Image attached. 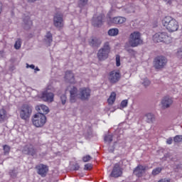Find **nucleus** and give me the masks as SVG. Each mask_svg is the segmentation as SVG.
<instances>
[{
  "label": "nucleus",
  "instance_id": "obj_45",
  "mask_svg": "<svg viewBox=\"0 0 182 182\" xmlns=\"http://www.w3.org/2000/svg\"><path fill=\"white\" fill-rule=\"evenodd\" d=\"M167 144H171L173 143V139L172 138H168L166 141Z\"/></svg>",
  "mask_w": 182,
  "mask_h": 182
},
{
  "label": "nucleus",
  "instance_id": "obj_12",
  "mask_svg": "<svg viewBox=\"0 0 182 182\" xmlns=\"http://www.w3.org/2000/svg\"><path fill=\"white\" fill-rule=\"evenodd\" d=\"M36 169L39 176L45 177L49 171V166H48V165L40 164L36 166Z\"/></svg>",
  "mask_w": 182,
  "mask_h": 182
},
{
  "label": "nucleus",
  "instance_id": "obj_47",
  "mask_svg": "<svg viewBox=\"0 0 182 182\" xmlns=\"http://www.w3.org/2000/svg\"><path fill=\"white\" fill-rule=\"evenodd\" d=\"M27 68H31V69H35V65H28L27 64Z\"/></svg>",
  "mask_w": 182,
  "mask_h": 182
},
{
  "label": "nucleus",
  "instance_id": "obj_36",
  "mask_svg": "<svg viewBox=\"0 0 182 182\" xmlns=\"http://www.w3.org/2000/svg\"><path fill=\"white\" fill-rule=\"evenodd\" d=\"M108 173H110L109 177H114V166H109Z\"/></svg>",
  "mask_w": 182,
  "mask_h": 182
},
{
  "label": "nucleus",
  "instance_id": "obj_7",
  "mask_svg": "<svg viewBox=\"0 0 182 182\" xmlns=\"http://www.w3.org/2000/svg\"><path fill=\"white\" fill-rule=\"evenodd\" d=\"M31 114H32V107H30L29 105H23L20 111L21 119L23 120H28L29 117H31Z\"/></svg>",
  "mask_w": 182,
  "mask_h": 182
},
{
  "label": "nucleus",
  "instance_id": "obj_6",
  "mask_svg": "<svg viewBox=\"0 0 182 182\" xmlns=\"http://www.w3.org/2000/svg\"><path fill=\"white\" fill-rule=\"evenodd\" d=\"M109 53H110V46L107 42L104 44L103 48L99 50L97 56L99 60H106L109 58Z\"/></svg>",
  "mask_w": 182,
  "mask_h": 182
},
{
  "label": "nucleus",
  "instance_id": "obj_14",
  "mask_svg": "<svg viewBox=\"0 0 182 182\" xmlns=\"http://www.w3.org/2000/svg\"><path fill=\"white\" fill-rule=\"evenodd\" d=\"M146 173V166L139 164L133 171V174L140 178L143 177V174Z\"/></svg>",
  "mask_w": 182,
  "mask_h": 182
},
{
  "label": "nucleus",
  "instance_id": "obj_13",
  "mask_svg": "<svg viewBox=\"0 0 182 182\" xmlns=\"http://www.w3.org/2000/svg\"><path fill=\"white\" fill-rule=\"evenodd\" d=\"M41 99H42L43 102H48V103H52V102H53L55 99V95L51 92L46 90L41 93Z\"/></svg>",
  "mask_w": 182,
  "mask_h": 182
},
{
  "label": "nucleus",
  "instance_id": "obj_30",
  "mask_svg": "<svg viewBox=\"0 0 182 182\" xmlns=\"http://www.w3.org/2000/svg\"><path fill=\"white\" fill-rule=\"evenodd\" d=\"M22 45V41L21 40V38H18L15 44H14V48L15 49H21V46Z\"/></svg>",
  "mask_w": 182,
  "mask_h": 182
},
{
  "label": "nucleus",
  "instance_id": "obj_24",
  "mask_svg": "<svg viewBox=\"0 0 182 182\" xmlns=\"http://www.w3.org/2000/svg\"><path fill=\"white\" fill-rule=\"evenodd\" d=\"M122 79V74L120 73V69L116 70L114 73V83H117L119 80Z\"/></svg>",
  "mask_w": 182,
  "mask_h": 182
},
{
  "label": "nucleus",
  "instance_id": "obj_32",
  "mask_svg": "<svg viewBox=\"0 0 182 182\" xmlns=\"http://www.w3.org/2000/svg\"><path fill=\"white\" fill-rule=\"evenodd\" d=\"M23 22H24L25 25H28V26H31V25L33 23L32 21H31V18L29 16L23 18Z\"/></svg>",
  "mask_w": 182,
  "mask_h": 182
},
{
  "label": "nucleus",
  "instance_id": "obj_38",
  "mask_svg": "<svg viewBox=\"0 0 182 182\" xmlns=\"http://www.w3.org/2000/svg\"><path fill=\"white\" fill-rule=\"evenodd\" d=\"M90 160H92V156L90 155H86L82 157V161H84V163H87V161H90Z\"/></svg>",
  "mask_w": 182,
  "mask_h": 182
},
{
  "label": "nucleus",
  "instance_id": "obj_15",
  "mask_svg": "<svg viewBox=\"0 0 182 182\" xmlns=\"http://www.w3.org/2000/svg\"><path fill=\"white\" fill-rule=\"evenodd\" d=\"M103 18H105V14H100L98 17H93L92 25L95 28H100L103 25Z\"/></svg>",
  "mask_w": 182,
  "mask_h": 182
},
{
  "label": "nucleus",
  "instance_id": "obj_51",
  "mask_svg": "<svg viewBox=\"0 0 182 182\" xmlns=\"http://www.w3.org/2000/svg\"><path fill=\"white\" fill-rule=\"evenodd\" d=\"M70 88V87H68L66 91L69 90Z\"/></svg>",
  "mask_w": 182,
  "mask_h": 182
},
{
  "label": "nucleus",
  "instance_id": "obj_27",
  "mask_svg": "<svg viewBox=\"0 0 182 182\" xmlns=\"http://www.w3.org/2000/svg\"><path fill=\"white\" fill-rule=\"evenodd\" d=\"M161 170L162 169L160 167L153 169V171L151 172L152 176H157V175L160 174L161 173Z\"/></svg>",
  "mask_w": 182,
  "mask_h": 182
},
{
  "label": "nucleus",
  "instance_id": "obj_50",
  "mask_svg": "<svg viewBox=\"0 0 182 182\" xmlns=\"http://www.w3.org/2000/svg\"><path fill=\"white\" fill-rule=\"evenodd\" d=\"M35 70H37V71H39V68H34Z\"/></svg>",
  "mask_w": 182,
  "mask_h": 182
},
{
  "label": "nucleus",
  "instance_id": "obj_35",
  "mask_svg": "<svg viewBox=\"0 0 182 182\" xmlns=\"http://www.w3.org/2000/svg\"><path fill=\"white\" fill-rule=\"evenodd\" d=\"M145 116L149 119V120H150V122H153V120L156 119V117L151 113H147Z\"/></svg>",
  "mask_w": 182,
  "mask_h": 182
},
{
  "label": "nucleus",
  "instance_id": "obj_1",
  "mask_svg": "<svg viewBox=\"0 0 182 182\" xmlns=\"http://www.w3.org/2000/svg\"><path fill=\"white\" fill-rule=\"evenodd\" d=\"M90 89L82 87L80 89V93L77 94V88L76 87H71L70 90V103L76 102L77 99H80V100H87L89 97H90Z\"/></svg>",
  "mask_w": 182,
  "mask_h": 182
},
{
  "label": "nucleus",
  "instance_id": "obj_16",
  "mask_svg": "<svg viewBox=\"0 0 182 182\" xmlns=\"http://www.w3.org/2000/svg\"><path fill=\"white\" fill-rule=\"evenodd\" d=\"M65 82H68V83H76V81L75 80V74H73L72 70H67L65 72Z\"/></svg>",
  "mask_w": 182,
  "mask_h": 182
},
{
  "label": "nucleus",
  "instance_id": "obj_44",
  "mask_svg": "<svg viewBox=\"0 0 182 182\" xmlns=\"http://www.w3.org/2000/svg\"><path fill=\"white\" fill-rule=\"evenodd\" d=\"M79 168H80V166H79V164H76L74 165L73 170H75V171H77V170H79Z\"/></svg>",
  "mask_w": 182,
  "mask_h": 182
},
{
  "label": "nucleus",
  "instance_id": "obj_19",
  "mask_svg": "<svg viewBox=\"0 0 182 182\" xmlns=\"http://www.w3.org/2000/svg\"><path fill=\"white\" fill-rule=\"evenodd\" d=\"M114 14V11L113 10H111L109 11V13L107 15V24L109 25V26L113 25V23H114V17H113Z\"/></svg>",
  "mask_w": 182,
  "mask_h": 182
},
{
  "label": "nucleus",
  "instance_id": "obj_33",
  "mask_svg": "<svg viewBox=\"0 0 182 182\" xmlns=\"http://www.w3.org/2000/svg\"><path fill=\"white\" fill-rule=\"evenodd\" d=\"M174 143H181L182 141V135H176L173 137Z\"/></svg>",
  "mask_w": 182,
  "mask_h": 182
},
{
  "label": "nucleus",
  "instance_id": "obj_5",
  "mask_svg": "<svg viewBox=\"0 0 182 182\" xmlns=\"http://www.w3.org/2000/svg\"><path fill=\"white\" fill-rule=\"evenodd\" d=\"M46 116L42 113H36L32 118V123L35 127H43L46 124Z\"/></svg>",
  "mask_w": 182,
  "mask_h": 182
},
{
  "label": "nucleus",
  "instance_id": "obj_20",
  "mask_svg": "<svg viewBox=\"0 0 182 182\" xmlns=\"http://www.w3.org/2000/svg\"><path fill=\"white\" fill-rule=\"evenodd\" d=\"M8 119V113L4 108L0 109V123H3Z\"/></svg>",
  "mask_w": 182,
  "mask_h": 182
},
{
  "label": "nucleus",
  "instance_id": "obj_29",
  "mask_svg": "<svg viewBox=\"0 0 182 182\" xmlns=\"http://www.w3.org/2000/svg\"><path fill=\"white\" fill-rule=\"evenodd\" d=\"M3 150L4 155L6 156V154H9V151H11V146L9 145H4L3 146Z\"/></svg>",
  "mask_w": 182,
  "mask_h": 182
},
{
  "label": "nucleus",
  "instance_id": "obj_41",
  "mask_svg": "<svg viewBox=\"0 0 182 182\" xmlns=\"http://www.w3.org/2000/svg\"><path fill=\"white\" fill-rule=\"evenodd\" d=\"M108 35L109 36H114V28H111L108 31Z\"/></svg>",
  "mask_w": 182,
  "mask_h": 182
},
{
  "label": "nucleus",
  "instance_id": "obj_37",
  "mask_svg": "<svg viewBox=\"0 0 182 182\" xmlns=\"http://www.w3.org/2000/svg\"><path fill=\"white\" fill-rule=\"evenodd\" d=\"M176 56L178 58V59H180V60H182V47L178 49Z\"/></svg>",
  "mask_w": 182,
  "mask_h": 182
},
{
  "label": "nucleus",
  "instance_id": "obj_31",
  "mask_svg": "<svg viewBox=\"0 0 182 182\" xmlns=\"http://www.w3.org/2000/svg\"><path fill=\"white\" fill-rule=\"evenodd\" d=\"M104 140H105V141H106V143H112V141H113V136L112 135H105Z\"/></svg>",
  "mask_w": 182,
  "mask_h": 182
},
{
  "label": "nucleus",
  "instance_id": "obj_22",
  "mask_svg": "<svg viewBox=\"0 0 182 182\" xmlns=\"http://www.w3.org/2000/svg\"><path fill=\"white\" fill-rule=\"evenodd\" d=\"M124 22H126V18L124 17L119 16L114 18V23L116 25H122L124 23Z\"/></svg>",
  "mask_w": 182,
  "mask_h": 182
},
{
  "label": "nucleus",
  "instance_id": "obj_34",
  "mask_svg": "<svg viewBox=\"0 0 182 182\" xmlns=\"http://www.w3.org/2000/svg\"><path fill=\"white\" fill-rule=\"evenodd\" d=\"M127 105H129V101L127 100H122L120 104V109H124V107H127Z\"/></svg>",
  "mask_w": 182,
  "mask_h": 182
},
{
  "label": "nucleus",
  "instance_id": "obj_53",
  "mask_svg": "<svg viewBox=\"0 0 182 182\" xmlns=\"http://www.w3.org/2000/svg\"><path fill=\"white\" fill-rule=\"evenodd\" d=\"M114 99H116V95H114Z\"/></svg>",
  "mask_w": 182,
  "mask_h": 182
},
{
  "label": "nucleus",
  "instance_id": "obj_2",
  "mask_svg": "<svg viewBox=\"0 0 182 182\" xmlns=\"http://www.w3.org/2000/svg\"><path fill=\"white\" fill-rule=\"evenodd\" d=\"M162 25L168 32H176L178 31V22L170 16H165L162 21Z\"/></svg>",
  "mask_w": 182,
  "mask_h": 182
},
{
  "label": "nucleus",
  "instance_id": "obj_49",
  "mask_svg": "<svg viewBox=\"0 0 182 182\" xmlns=\"http://www.w3.org/2000/svg\"><path fill=\"white\" fill-rule=\"evenodd\" d=\"M2 2L0 1V14H1V12H2Z\"/></svg>",
  "mask_w": 182,
  "mask_h": 182
},
{
  "label": "nucleus",
  "instance_id": "obj_28",
  "mask_svg": "<svg viewBox=\"0 0 182 182\" xmlns=\"http://www.w3.org/2000/svg\"><path fill=\"white\" fill-rule=\"evenodd\" d=\"M110 83H114V71H111L108 76Z\"/></svg>",
  "mask_w": 182,
  "mask_h": 182
},
{
  "label": "nucleus",
  "instance_id": "obj_10",
  "mask_svg": "<svg viewBox=\"0 0 182 182\" xmlns=\"http://www.w3.org/2000/svg\"><path fill=\"white\" fill-rule=\"evenodd\" d=\"M22 153L26 154L27 156H36L38 151L35 149V146L32 144H27L23 146Z\"/></svg>",
  "mask_w": 182,
  "mask_h": 182
},
{
  "label": "nucleus",
  "instance_id": "obj_23",
  "mask_svg": "<svg viewBox=\"0 0 182 182\" xmlns=\"http://www.w3.org/2000/svg\"><path fill=\"white\" fill-rule=\"evenodd\" d=\"M90 46H100V43H102V41H100L98 38H92L91 41H90Z\"/></svg>",
  "mask_w": 182,
  "mask_h": 182
},
{
  "label": "nucleus",
  "instance_id": "obj_42",
  "mask_svg": "<svg viewBox=\"0 0 182 182\" xmlns=\"http://www.w3.org/2000/svg\"><path fill=\"white\" fill-rule=\"evenodd\" d=\"M84 170H92V164H87L85 165Z\"/></svg>",
  "mask_w": 182,
  "mask_h": 182
},
{
  "label": "nucleus",
  "instance_id": "obj_26",
  "mask_svg": "<svg viewBox=\"0 0 182 182\" xmlns=\"http://www.w3.org/2000/svg\"><path fill=\"white\" fill-rule=\"evenodd\" d=\"M87 2H89V0H78V6L80 8H83V6L87 5Z\"/></svg>",
  "mask_w": 182,
  "mask_h": 182
},
{
  "label": "nucleus",
  "instance_id": "obj_9",
  "mask_svg": "<svg viewBox=\"0 0 182 182\" xmlns=\"http://www.w3.org/2000/svg\"><path fill=\"white\" fill-rule=\"evenodd\" d=\"M173 103L174 100L173 97H170V95L164 96L161 102V105L164 110H166V109H170V107L173 106Z\"/></svg>",
  "mask_w": 182,
  "mask_h": 182
},
{
  "label": "nucleus",
  "instance_id": "obj_17",
  "mask_svg": "<svg viewBox=\"0 0 182 182\" xmlns=\"http://www.w3.org/2000/svg\"><path fill=\"white\" fill-rule=\"evenodd\" d=\"M123 176V168L122 164H116L114 166V178H119Z\"/></svg>",
  "mask_w": 182,
  "mask_h": 182
},
{
  "label": "nucleus",
  "instance_id": "obj_39",
  "mask_svg": "<svg viewBox=\"0 0 182 182\" xmlns=\"http://www.w3.org/2000/svg\"><path fill=\"white\" fill-rule=\"evenodd\" d=\"M116 66L119 67L120 66L121 63H120V56L119 55H116Z\"/></svg>",
  "mask_w": 182,
  "mask_h": 182
},
{
  "label": "nucleus",
  "instance_id": "obj_21",
  "mask_svg": "<svg viewBox=\"0 0 182 182\" xmlns=\"http://www.w3.org/2000/svg\"><path fill=\"white\" fill-rule=\"evenodd\" d=\"M46 42H47L48 46H50L52 42H53V36H52V33L50 31L47 32L46 35Z\"/></svg>",
  "mask_w": 182,
  "mask_h": 182
},
{
  "label": "nucleus",
  "instance_id": "obj_43",
  "mask_svg": "<svg viewBox=\"0 0 182 182\" xmlns=\"http://www.w3.org/2000/svg\"><path fill=\"white\" fill-rule=\"evenodd\" d=\"M127 52H128V53H136V51L134 49L132 48H126Z\"/></svg>",
  "mask_w": 182,
  "mask_h": 182
},
{
  "label": "nucleus",
  "instance_id": "obj_8",
  "mask_svg": "<svg viewBox=\"0 0 182 182\" xmlns=\"http://www.w3.org/2000/svg\"><path fill=\"white\" fill-rule=\"evenodd\" d=\"M168 38V33L164 31H159L156 33L152 36V41L154 43H160L161 42H166Z\"/></svg>",
  "mask_w": 182,
  "mask_h": 182
},
{
  "label": "nucleus",
  "instance_id": "obj_3",
  "mask_svg": "<svg viewBox=\"0 0 182 182\" xmlns=\"http://www.w3.org/2000/svg\"><path fill=\"white\" fill-rule=\"evenodd\" d=\"M168 63V59L167 57L163 55H157L154 58L153 67L156 72H160L163 69H166L167 64Z\"/></svg>",
  "mask_w": 182,
  "mask_h": 182
},
{
  "label": "nucleus",
  "instance_id": "obj_4",
  "mask_svg": "<svg viewBox=\"0 0 182 182\" xmlns=\"http://www.w3.org/2000/svg\"><path fill=\"white\" fill-rule=\"evenodd\" d=\"M128 43L131 48H137V46L143 45L144 41L141 39V33L139 31L132 32L129 36Z\"/></svg>",
  "mask_w": 182,
  "mask_h": 182
},
{
  "label": "nucleus",
  "instance_id": "obj_40",
  "mask_svg": "<svg viewBox=\"0 0 182 182\" xmlns=\"http://www.w3.org/2000/svg\"><path fill=\"white\" fill-rule=\"evenodd\" d=\"M60 99H61V102H62V104L63 105H65L66 104V95H63L61 97H60Z\"/></svg>",
  "mask_w": 182,
  "mask_h": 182
},
{
  "label": "nucleus",
  "instance_id": "obj_18",
  "mask_svg": "<svg viewBox=\"0 0 182 182\" xmlns=\"http://www.w3.org/2000/svg\"><path fill=\"white\" fill-rule=\"evenodd\" d=\"M36 110L38 112V113H41V114H48L49 113V107L45 105H37Z\"/></svg>",
  "mask_w": 182,
  "mask_h": 182
},
{
  "label": "nucleus",
  "instance_id": "obj_48",
  "mask_svg": "<svg viewBox=\"0 0 182 182\" xmlns=\"http://www.w3.org/2000/svg\"><path fill=\"white\" fill-rule=\"evenodd\" d=\"M166 4H168L169 5H171V0H164Z\"/></svg>",
  "mask_w": 182,
  "mask_h": 182
},
{
  "label": "nucleus",
  "instance_id": "obj_11",
  "mask_svg": "<svg viewBox=\"0 0 182 182\" xmlns=\"http://www.w3.org/2000/svg\"><path fill=\"white\" fill-rule=\"evenodd\" d=\"M53 25L58 29L63 28V14L57 13L53 17Z\"/></svg>",
  "mask_w": 182,
  "mask_h": 182
},
{
  "label": "nucleus",
  "instance_id": "obj_46",
  "mask_svg": "<svg viewBox=\"0 0 182 182\" xmlns=\"http://www.w3.org/2000/svg\"><path fill=\"white\" fill-rule=\"evenodd\" d=\"M117 35H119V29L114 28V36H117Z\"/></svg>",
  "mask_w": 182,
  "mask_h": 182
},
{
  "label": "nucleus",
  "instance_id": "obj_52",
  "mask_svg": "<svg viewBox=\"0 0 182 182\" xmlns=\"http://www.w3.org/2000/svg\"><path fill=\"white\" fill-rule=\"evenodd\" d=\"M0 53H4V51H0Z\"/></svg>",
  "mask_w": 182,
  "mask_h": 182
},
{
  "label": "nucleus",
  "instance_id": "obj_25",
  "mask_svg": "<svg viewBox=\"0 0 182 182\" xmlns=\"http://www.w3.org/2000/svg\"><path fill=\"white\" fill-rule=\"evenodd\" d=\"M107 102L109 106H112V105L114 103V92L111 93V95L108 98Z\"/></svg>",
  "mask_w": 182,
  "mask_h": 182
}]
</instances>
